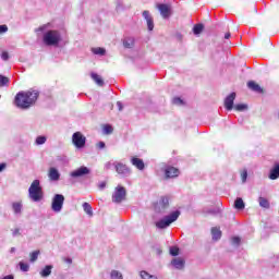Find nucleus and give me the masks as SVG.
<instances>
[{"label": "nucleus", "mask_w": 279, "mask_h": 279, "mask_svg": "<svg viewBox=\"0 0 279 279\" xmlns=\"http://www.w3.org/2000/svg\"><path fill=\"white\" fill-rule=\"evenodd\" d=\"M40 93L36 89H31L27 92H20L16 94L14 104L17 108H21L22 110H27L36 104L38 100Z\"/></svg>", "instance_id": "nucleus-1"}, {"label": "nucleus", "mask_w": 279, "mask_h": 279, "mask_svg": "<svg viewBox=\"0 0 279 279\" xmlns=\"http://www.w3.org/2000/svg\"><path fill=\"white\" fill-rule=\"evenodd\" d=\"M28 197L32 202H43L45 193L43 192V186H40L39 180H34L28 189Z\"/></svg>", "instance_id": "nucleus-2"}, {"label": "nucleus", "mask_w": 279, "mask_h": 279, "mask_svg": "<svg viewBox=\"0 0 279 279\" xmlns=\"http://www.w3.org/2000/svg\"><path fill=\"white\" fill-rule=\"evenodd\" d=\"M62 40L60 32L50 29L44 34V43L48 47H58Z\"/></svg>", "instance_id": "nucleus-3"}, {"label": "nucleus", "mask_w": 279, "mask_h": 279, "mask_svg": "<svg viewBox=\"0 0 279 279\" xmlns=\"http://www.w3.org/2000/svg\"><path fill=\"white\" fill-rule=\"evenodd\" d=\"M180 217V210L172 211L168 216H165L159 221L156 222V228L159 230H165L166 228H169L171 223L178 221Z\"/></svg>", "instance_id": "nucleus-4"}, {"label": "nucleus", "mask_w": 279, "mask_h": 279, "mask_svg": "<svg viewBox=\"0 0 279 279\" xmlns=\"http://www.w3.org/2000/svg\"><path fill=\"white\" fill-rule=\"evenodd\" d=\"M62 208H64V195L54 194L51 201L52 213H62Z\"/></svg>", "instance_id": "nucleus-5"}, {"label": "nucleus", "mask_w": 279, "mask_h": 279, "mask_svg": "<svg viewBox=\"0 0 279 279\" xmlns=\"http://www.w3.org/2000/svg\"><path fill=\"white\" fill-rule=\"evenodd\" d=\"M126 195L128 192L125 191V187L118 185L112 194V202L114 204H121V202H124Z\"/></svg>", "instance_id": "nucleus-6"}, {"label": "nucleus", "mask_w": 279, "mask_h": 279, "mask_svg": "<svg viewBox=\"0 0 279 279\" xmlns=\"http://www.w3.org/2000/svg\"><path fill=\"white\" fill-rule=\"evenodd\" d=\"M72 143L76 149H84L86 147V136L82 132H75L72 135Z\"/></svg>", "instance_id": "nucleus-7"}, {"label": "nucleus", "mask_w": 279, "mask_h": 279, "mask_svg": "<svg viewBox=\"0 0 279 279\" xmlns=\"http://www.w3.org/2000/svg\"><path fill=\"white\" fill-rule=\"evenodd\" d=\"M113 166L117 173L122 178H130V175H132V169H130L125 163L114 162Z\"/></svg>", "instance_id": "nucleus-8"}, {"label": "nucleus", "mask_w": 279, "mask_h": 279, "mask_svg": "<svg viewBox=\"0 0 279 279\" xmlns=\"http://www.w3.org/2000/svg\"><path fill=\"white\" fill-rule=\"evenodd\" d=\"M156 8L159 10L162 19H169L171 16V4L157 3Z\"/></svg>", "instance_id": "nucleus-9"}, {"label": "nucleus", "mask_w": 279, "mask_h": 279, "mask_svg": "<svg viewBox=\"0 0 279 279\" xmlns=\"http://www.w3.org/2000/svg\"><path fill=\"white\" fill-rule=\"evenodd\" d=\"M90 173V169L88 167L83 166L70 173L71 178H84V175H88Z\"/></svg>", "instance_id": "nucleus-10"}, {"label": "nucleus", "mask_w": 279, "mask_h": 279, "mask_svg": "<svg viewBox=\"0 0 279 279\" xmlns=\"http://www.w3.org/2000/svg\"><path fill=\"white\" fill-rule=\"evenodd\" d=\"M169 208V197L163 196L159 201V204L155 207L156 213H165Z\"/></svg>", "instance_id": "nucleus-11"}, {"label": "nucleus", "mask_w": 279, "mask_h": 279, "mask_svg": "<svg viewBox=\"0 0 279 279\" xmlns=\"http://www.w3.org/2000/svg\"><path fill=\"white\" fill-rule=\"evenodd\" d=\"M234 99H236V93H231L225 98V108L226 110L234 109Z\"/></svg>", "instance_id": "nucleus-12"}, {"label": "nucleus", "mask_w": 279, "mask_h": 279, "mask_svg": "<svg viewBox=\"0 0 279 279\" xmlns=\"http://www.w3.org/2000/svg\"><path fill=\"white\" fill-rule=\"evenodd\" d=\"M165 175L167 179L169 178H178L180 175V170L175 167H167L165 170Z\"/></svg>", "instance_id": "nucleus-13"}, {"label": "nucleus", "mask_w": 279, "mask_h": 279, "mask_svg": "<svg viewBox=\"0 0 279 279\" xmlns=\"http://www.w3.org/2000/svg\"><path fill=\"white\" fill-rule=\"evenodd\" d=\"M143 16L147 23L148 32H154V17L149 15V11H143Z\"/></svg>", "instance_id": "nucleus-14"}, {"label": "nucleus", "mask_w": 279, "mask_h": 279, "mask_svg": "<svg viewBox=\"0 0 279 279\" xmlns=\"http://www.w3.org/2000/svg\"><path fill=\"white\" fill-rule=\"evenodd\" d=\"M48 178L52 182H58V180H60V171H58V168L51 167L48 171Z\"/></svg>", "instance_id": "nucleus-15"}, {"label": "nucleus", "mask_w": 279, "mask_h": 279, "mask_svg": "<svg viewBox=\"0 0 279 279\" xmlns=\"http://www.w3.org/2000/svg\"><path fill=\"white\" fill-rule=\"evenodd\" d=\"M131 165H133V167H136V169H138L140 171H143V169H145V162L138 157H132Z\"/></svg>", "instance_id": "nucleus-16"}, {"label": "nucleus", "mask_w": 279, "mask_h": 279, "mask_svg": "<svg viewBox=\"0 0 279 279\" xmlns=\"http://www.w3.org/2000/svg\"><path fill=\"white\" fill-rule=\"evenodd\" d=\"M186 264V262H184L183 258L181 257H175L171 260V265L175 268V269H184V265Z\"/></svg>", "instance_id": "nucleus-17"}, {"label": "nucleus", "mask_w": 279, "mask_h": 279, "mask_svg": "<svg viewBox=\"0 0 279 279\" xmlns=\"http://www.w3.org/2000/svg\"><path fill=\"white\" fill-rule=\"evenodd\" d=\"M269 180H278L279 178V163H275V166L271 168L269 174Z\"/></svg>", "instance_id": "nucleus-18"}, {"label": "nucleus", "mask_w": 279, "mask_h": 279, "mask_svg": "<svg viewBox=\"0 0 279 279\" xmlns=\"http://www.w3.org/2000/svg\"><path fill=\"white\" fill-rule=\"evenodd\" d=\"M247 87L250 88V90H253V93H263L260 85H258V83H256L254 81H250L247 83Z\"/></svg>", "instance_id": "nucleus-19"}, {"label": "nucleus", "mask_w": 279, "mask_h": 279, "mask_svg": "<svg viewBox=\"0 0 279 279\" xmlns=\"http://www.w3.org/2000/svg\"><path fill=\"white\" fill-rule=\"evenodd\" d=\"M12 210L14 215H21V213H23V203L21 202L12 203Z\"/></svg>", "instance_id": "nucleus-20"}, {"label": "nucleus", "mask_w": 279, "mask_h": 279, "mask_svg": "<svg viewBox=\"0 0 279 279\" xmlns=\"http://www.w3.org/2000/svg\"><path fill=\"white\" fill-rule=\"evenodd\" d=\"M52 269H53V265L45 266V268L39 272L41 278H49V276H51Z\"/></svg>", "instance_id": "nucleus-21"}, {"label": "nucleus", "mask_w": 279, "mask_h": 279, "mask_svg": "<svg viewBox=\"0 0 279 279\" xmlns=\"http://www.w3.org/2000/svg\"><path fill=\"white\" fill-rule=\"evenodd\" d=\"M234 208H235L236 210H244V209H245V202H243V198L238 197V198L234 201Z\"/></svg>", "instance_id": "nucleus-22"}, {"label": "nucleus", "mask_w": 279, "mask_h": 279, "mask_svg": "<svg viewBox=\"0 0 279 279\" xmlns=\"http://www.w3.org/2000/svg\"><path fill=\"white\" fill-rule=\"evenodd\" d=\"M213 241H219L221 239V230L217 227L211 228Z\"/></svg>", "instance_id": "nucleus-23"}, {"label": "nucleus", "mask_w": 279, "mask_h": 279, "mask_svg": "<svg viewBox=\"0 0 279 279\" xmlns=\"http://www.w3.org/2000/svg\"><path fill=\"white\" fill-rule=\"evenodd\" d=\"M90 77L98 86H104V78L99 74L92 72Z\"/></svg>", "instance_id": "nucleus-24"}, {"label": "nucleus", "mask_w": 279, "mask_h": 279, "mask_svg": "<svg viewBox=\"0 0 279 279\" xmlns=\"http://www.w3.org/2000/svg\"><path fill=\"white\" fill-rule=\"evenodd\" d=\"M83 210L88 215L89 217H93V206L88 203H83Z\"/></svg>", "instance_id": "nucleus-25"}, {"label": "nucleus", "mask_w": 279, "mask_h": 279, "mask_svg": "<svg viewBox=\"0 0 279 279\" xmlns=\"http://www.w3.org/2000/svg\"><path fill=\"white\" fill-rule=\"evenodd\" d=\"M140 276L142 279H158V277L156 275H150L149 272L142 270L140 272Z\"/></svg>", "instance_id": "nucleus-26"}, {"label": "nucleus", "mask_w": 279, "mask_h": 279, "mask_svg": "<svg viewBox=\"0 0 279 279\" xmlns=\"http://www.w3.org/2000/svg\"><path fill=\"white\" fill-rule=\"evenodd\" d=\"M123 47L125 49H132V47H134V39L132 38H126L123 40Z\"/></svg>", "instance_id": "nucleus-27"}, {"label": "nucleus", "mask_w": 279, "mask_h": 279, "mask_svg": "<svg viewBox=\"0 0 279 279\" xmlns=\"http://www.w3.org/2000/svg\"><path fill=\"white\" fill-rule=\"evenodd\" d=\"M258 202H259V206L262 207V208H269V201L267 199V198H265V197H259L258 198Z\"/></svg>", "instance_id": "nucleus-28"}, {"label": "nucleus", "mask_w": 279, "mask_h": 279, "mask_svg": "<svg viewBox=\"0 0 279 279\" xmlns=\"http://www.w3.org/2000/svg\"><path fill=\"white\" fill-rule=\"evenodd\" d=\"M193 32H194L195 36L199 35L202 32H204V24L194 25Z\"/></svg>", "instance_id": "nucleus-29"}, {"label": "nucleus", "mask_w": 279, "mask_h": 279, "mask_svg": "<svg viewBox=\"0 0 279 279\" xmlns=\"http://www.w3.org/2000/svg\"><path fill=\"white\" fill-rule=\"evenodd\" d=\"M231 245H233V247H239L241 245V236H233L231 238Z\"/></svg>", "instance_id": "nucleus-30"}, {"label": "nucleus", "mask_w": 279, "mask_h": 279, "mask_svg": "<svg viewBox=\"0 0 279 279\" xmlns=\"http://www.w3.org/2000/svg\"><path fill=\"white\" fill-rule=\"evenodd\" d=\"M92 51L95 56H106V49L104 48H93Z\"/></svg>", "instance_id": "nucleus-31"}, {"label": "nucleus", "mask_w": 279, "mask_h": 279, "mask_svg": "<svg viewBox=\"0 0 279 279\" xmlns=\"http://www.w3.org/2000/svg\"><path fill=\"white\" fill-rule=\"evenodd\" d=\"M234 110H236L238 112H245V110H247V105L245 104L235 105Z\"/></svg>", "instance_id": "nucleus-32"}, {"label": "nucleus", "mask_w": 279, "mask_h": 279, "mask_svg": "<svg viewBox=\"0 0 279 279\" xmlns=\"http://www.w3.org/2000/svg\"><path fill=\"white\" fill-rule=\"evenodd\" d=\"M35 143L36 145H45V143H47V137L44 135H39L37 136Z\"/></svg>", "instance_id": "nucleus-33"}, {"label": "nucleus", "mask_w": 279, "mask_h": 279, "mask_svg": "<svg viewBox=\"0 0 279 279\" xmlns=\"http://www.w3.org/2000/svg\"><path fill=\"white\" fill-rule=\"evenodd\" d=\"M110 276L111 279H123V275L118 270H112Z\"/></svg>", "instance_id": "nucleus-34"}, {"label": "nucleus", "mask_w": 279, "mask_h": 279, "mask_svg": "<svg viewBox=\"0 0 279 279\" xmlns=\"http://www.w3.org/2000/svg\"><path fill=\"white\" fill-rule=\"evenodd\" d=\"M9 83H10V78H8L7 76L0 75V87L8 86Z\"/></svg>", "instance_id": "nucleus-35"}, {"label": "nucleus", "mask_w": 279, "mask_h": 279, "mask_svg": "<svg viewBox=\"0 0 279 279\" xmlns=\"http://www.w3.org/2000/svg\"><path fill=\"white\" fill-rule=\"evenodd\" d=\"M40 255V251H35L31 254V263H36L38 260V256Z\"/></svg>", "instance_id": "nucleus-36"}, {"label": "nucleus", "mask_w": 279, "mask_h": 279, "mask_svg": "<svg viewBox=\"0 0 279 279\" xmlns=\"http://www.w3.org/2000/svg\"><path fill=\"white\" fill-rule=\"evenodd\" d=\"M172 104H174V106H184V100L180 97H174Z\"/></svg>", "instance_id": "nucleus-37"}, {"label": "nucleus", "mask_w": 279, "mask_h": 279, "mask_svg": "<svg viewBox=\"0 0 279 279\" xmlns=\"http://www.w3.org/2000/svg\"><path fill=\"white\" fill-rule=\"evenodd\" d=\"M102 132H104V134H112V132H113L112 125L106 124L102 129Z\"/></svg>", "instance_id": "nucleus-38"}, {"label": "nucleus", "mask_w": 279, "mask_h": 279, "mask_svg": "<svg viewBox=\"0 0 279 279\" xmlns=\"http://www.w3.org/2000/svg\"><path fill=\"white\" fill-rule=\"evenodd\" d=\"M180 254V248L177 246H171L170 247V255L171 256H178Z\"/></svg>", "instance_id": "nucleus-39"}, {"label": "nucleus", "mask_w": 279, "mask_h": 279, "mask_svg": "<svg viewBox=\"0 0 279 279\" xmlns=\"http://www.w3.org/2000/svg\"><path fill=\"white\" fill-rule=\"evenodd\" d=\"M21 271H29V264H25L23 262L19 263Z\"/></svg>", "instance_id": "nucleus-40"}, {"label": "nucleus", "mask_w": 279, "mask_h": 279, "mask_svg": "<svg viewBox=\"0 0 279 279\" xmlns=\"http://www.w3.org/2000/svg\"><path fill=\"white\" fill-rule=\"evenodd\" d=\"M241 180H242V183L245 184V182H247V169H244L242 172H241Z\"/></svg>", "instance_id": "nucleus-41"}, {"label": "nucleus", "mask_w": 279, "mask_h": 279, "mask_svg": "<svg viewBox=\"0 0 279 279\" xmlns=\"http://www.w3.org/2000/svg\"><path fill=\"white\" fill-rule=\"evenodd\" d=\"M1 58L2 60H4V62H8V60H10V54L8 53V51H3Z\"/></svg>", "instance_id": "nucleus-42"}, {"label": "nucleus", "mask_w": 279, "mask_h": 279, "mask_svg": "<svg viewBox=\"0 0 279 279\" xmlns=\"http://www.w3.org/2000/svg\"><path fill=\"white\" fill-rule=\"evenodd\" d=\"M8 32V25H0V34H5Z\"/></svg>", "instance_id": "nucleus-43"}, {"label": "nucleus", "mask_w": 279, "mask_h": 279, "mask_svg": "<svg viewBox=\"0 0 279 279\" xmlns=\"http://www.w3.org/2000/svg\"><path fill=\"white\" fill-rule=\"evenodd\" d=\"M48 26H49V24H45V25L40 26L39 28H37L35 32H45V29H47Z\"/></svg>", "instance_id": "nucleus-44"}, {"label": "nucleus", "mask_w": 279, "mask_h": 279, "mask_svg": "<svg viewBox=\"0 0 279 279\" xmlns=\"http://www.w3.org/2000/svg\"><path fill=\"white\" fill-rule=\"evenodd\" d=\"M112 167H114V163H112V162H107L106 165H105V169L108 171V170H110V169H112Z\"/></svg>", "instance_id": "nucleus-45"}, {"label": "nucleus", "mask_w": 279, "mask_h": 279, "mask_svg": "<svg viewBox=\"0 0 279 279\" xmlns=\"http://www.w3.org/2000/svg\"><path fill=\"white\" fill-rule=\"evenodd\" d=\"M98 189L100 191H104V189H106V181H102L101 183L98 184Z\"/></svg>", "instance_id": "nucleus-46"}, {"label": "nucleus", "mask_w": 279, "mask_h": 279, "mask_svg": "<svg viewBox=\"0 0 279 279\" xmlns=\"http://www.w3.org/2000/svg\"><path fill=\"white\" fill-rule=\"evenodd\" d=\"M8 167V165L5 163V162H2V163H0V173L2 172V171H5V168Z\"/></svg>", "instance_id": "nucleus-47"}, {"label": "nucleus", "mask_w": 279, "mask_h": 279, "mask_svg": "<svg viewBox=\"0 0 279 279\" xmlns=\"http://www.w3.org/2000/svg\"><path fill=\"white\" fill-rule=\"evenodd\" d=\"M98 148L99 149H106V143L105 142H99L98 143Z\"/></svg>", "instance_id": "nucleus-48"}, {"label": "nucleus", "mask_w": 279, "mask_h": 279, "mask_svg": "<svg viewBox=\"0 0 279 279\" xmlns=\"http://www.w3.org/2000/svg\"><path fill=\"white\" fill-rule=\"evenodd\" d=\"M117 106H118L119 112H121L123 110V104L121 101H118Z\"/></svg>", "instance_id": "nucleus-49"}, {"label": "nucleus", "mask_w": 279, "mask_h": 279, "mask_svg": "<svg viewBox=\"0 0 279 279\" xmlns=\"http://www.w3.org/2000/svg\"><path fill=\"white\" fill-rule=\"evenodd\" d=\"M21 230L20 229H14L13 230V236H20Z\"/></svg>", "instance_id": "nucleus-50"}, {"label": "nucleus", "mask_w": 279, "mask_h": 279, "mask_svg": "<svg viewBox=\"0 0 279 279\" xmlns=\"http://www.w3.org/2000/svg\"><path fill=\"white\" fill-rule=\"evenodd\" d=\"M207 213H208V215H217V211L215 209H210Z\"/></svg>", "instance_id": "nucleus-51"}, {"label": "nucleus", "mask_w": 279, "mask_h": 279, "mask_svg": "<svg viewBox=\"0 0 279 279\" xmlns=\"http://www.w3.org/2000/svg\"><path fill=\"white\" fill-rule=\"evenodd\" d=\"M230 36H231L230 33H226V34H225V39H226V40H229Z\"/></svg>", "instance_id": "nucleus-52"}, {"label": "nucleus", "mask_w": 279, "mask_h": 279, "mask_svg": "<svg viewBox=\"0 0 279 279\" xmlns=\"http://www.w3.org/2000/svg\"><path fill=\"white\" fill-rule=\"evenodd\" d=\"M65 263H68L69 265H71V263H73V259H71L70 257L65 258Z\"/></svg>", "instance_id": "nucleus-53"}, {"label": "nucleus", "mask_w": 279, "mask_h": 279, "mask_svg": "<svg viewBox=\"0 0 279 279\" xmlns=\"http://www.w3.org/2000/svg\"><path fill=\"white\" fill-rule=\"evenodd\" d=\"M14 252H16V248L15 247H11L10 253L14 254Z\"/></svg>", "instance_id": "nucleus-54"}]
</instances>
